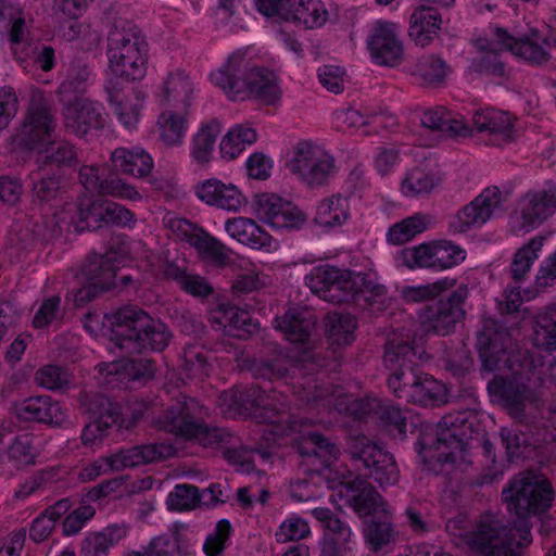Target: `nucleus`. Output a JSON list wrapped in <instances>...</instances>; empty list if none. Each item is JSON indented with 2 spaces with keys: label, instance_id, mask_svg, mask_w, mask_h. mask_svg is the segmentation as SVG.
I'll use <instances>...</instances> for the list:
<instances>
[{
  "label": "nucleus",
  "instance_id": "e433bc0d",
  "mask_svg": "<svg viewBox=\"0 0 556 556\" xmlns=\"http://www.w3.org/2000/svg\"><path fill=\"white\" fill-rule=\"evenodd\" d=\"M193 93V83L184 72L168 75L163 85L161 103L165 109L188 112Z\"/></svg>",
  "mask_w": 556,
  "mask_h": 556
},
{
  "label": "nucleus",
  "instance_id": "aec40b11",
  "mask_svg": "<svg viewBox=\"0 0 556 556\" xmlns=\"http://www.w3.org/2000/svg\"><path fill=\"white\" fill-rule=\"evenodd\" d=\"M338 488H340L339 495L345 496L346 504L362 518L374 514L390 513L383 497L366 479L361 477H356L352 481L343 479V483L338 484Z\"/></svg>",
  "mask_w": 556,
  "mask_h": 556
},
{
  "label": "nucleus",
  "instance_id": "ea45409f",
  "mask_svg": "<svg viewBox=\"0 0 556 556\" xmlns=\"http://www.w3.org/2000/svg\"><path fill=\"white\" fill-rule=\"evenodd\" d=\"M31 203L39 210L52 208L61 200V178L55 175L42 176L40 172L29 175Z\"/></svg>",
  "mask_w": 556,
  "mask_h": 556
},
{
  "label": "nucleus",
  "instance_id": "c756f323",
  "mask_svg": "<svg viewBox=\"0 0 556 556\" xmlns=\"http://www.w3.org/2000/svg\"><path fill=\"white\" fill-rule=\"evenodd\" d=\"M174 223H177L179 229H184L182 225L191 228V232L188 235V242L203 260L210 261L217 266H224L228 263L230 250L219 240L202 228L193 227L192 224L185 219H177Z\"/></svg>",
  "mask_w": 556,
  "mask_h": 556
},
{
  "label": "nucleus",
  "instance_id": "423d86ee",
  "mask_svg": "<svg viewBox=\"0 0 556 556\" xmlns=\"http://www.w3.org/2000/svg\"><path fill=\"white\" fill-rule=\"evenodd\" d=\"M108 58L112 73L124 81L147 74L149 46L142 30L129 21L114 23L108 35Z\"/></svg>",
  "mask_w": 556,
  "mask_h": 556
},
{
  "label": "nucleus",
  "instance_id": "680f3d73",
  "mask_svg": "<svg viewBox=\"0 0 556 556\" xmlns=\"http://www.w3.org/2000/svg\"><path fill=\"white\" fill-rule=\"evenodd\" d=\"M154 363L147 358L126 359L112 365L110 374H121L124 378L132 381H140L152 378L154 375Z\"/></svg>",
  "mask_w": 556,
  "mask_h": 556
},
{
  "label": "nucleus",
  "instance_id": "4be33fe9",
  "mask_svg": "<svg viewBox=\"0 0 556 556\" xmlns=\"http://www.w3.org/2000/svg\"><path fill=\"white\" fill-rule=\"evenodd\" d=\"M472 131L475 129L486 137L488 146L502 148L515 140L514 123L506 112L493 109L477 111L472 116Z\"/></svg>",
  "mask_w": 556,
  "mask_h": 556
},
{
  "label": "nucleus",
  "instance_id": "13d9d810",
  "mask_svg": "<svg viewBox=\"0 0 556 556\" xmlns=\"http://www.w3.org/2000/svg\"><path fill=\"white\" fill-rule=\"evenodd\" d=\"M469 71L479 75L494 77L507 76V70L505 62L502 60V54L493 49L471 59Z\"/></svg>",
  "mask_w": 556,
  "mask_h": 556
},
{
  "label": "nucleus",
  "instance_id": "dca6fc26",
  "mask_svg": "<svg viewBox=\"0 0 556 556\" xmlns=\"http://www.w3.org/2000/svg\"><path fill=\"white\" fill-rule=\"evenodd\" d=\"M495 38L503 49L510 51L514 55L525 60L531 65H542L551 59L553 38L541 36L539 30L532 29L522 37H513L505 29L496 28Z\"/></svg>",
  "mask_w": 556,
  "mask_h": 556
},
{
  "label": "nucleus",
  "instance_id": "4d7b16f0",
  "mask_svg": "<svg viewBox=\"0 0 556 556\" xmlns=\"http://www.w3.org/2000/svg\"><path fill=\"white\" fill-rule=\"evenodd\" d=\"M534 344L546 351L556 350V302L538 316Z\"/></svg>",
  "mask_w": 556,
  "mask_h": 556
},
{
  "label": "nucleus",
  "instance_id": "2eb2a0df",
  "mask_svg": "<svg viewBox=\"0 0 556 556\" xmlns=\"http://www.w3.org/2000/svg\"><path fill=\"white\" fill-rule=\"evenodd\" d=\"M54 129L55 121L50 110L41 103H36L28 109L13 142L23 149H39L50 142Z\"/></svg>",
  "mask_w": 556,
  "mask_h": 556
},
{
  "label": "nucleus",
  "instance_id": "09e8293b",
  "mask_svg": "<svg viewBox=\"0 0 556 556\" xmlns=\"http://www.w3.org/2000/svg\"><path fill=\"white\" fill-rule=\"evenodd\" d=\"M441 182V177L433 170L415 167L407 172L402 181V192L407 197L427 194Z\"/></svg>",
  "mask_w": 556,
  "mask_h": 556
},
{
  "label": "nucleus",
  "instance_id": "5701e85b",
  "mask_svg": "<svg viewBox=\"0 0 556 556\" xmlns=\"http://www.w3.org/2000/svg\"><path fill=\"white\" fill-rule=\"evenodd\" d=\"M62 114L66 130L77 137H85L90 130L104 127L102 106L90 100L64 105Z\"/></svg>",
  "mask_w": 556,
  "mask_h": 556
},
{
  "label": "nucleus",
  "instance_id": "6e6552de",
  "mask_svg": "<svg viewBox=\"0 0 556 556\" xmlns=\"http://www.w3.org/2000/svg\"><path fill=\"white\" fill-rule=\"evenodd\" d=\"M472 424L466 413L447 414L434 426H426L420 432L419 454L429 466L435 463H454L472 437Z\"/></svg>",
  "mask_w": 556,
  "mask_h": 556
},
{
  "label": "nucleus",
  "instance_id": "0eeeda50",
  "mask_svg": "<svg viewBox=\"0 0 556 556\" xmlns=\"http://www.w3.org/2000/svg\"><path fill=\"white\" fill-rule=\"evenodd\" d=\"M207 413L194 397L180 395L159 417L157 425L166 432L185 440L198 441L203 446L228 442L231 434L224 428L204 422Z\"/></svg>",
  "mask_w": 556,
  "mask_h": 556
},
{
  "label": "nucleus",
  "instance_id": "f257e3e1",
  "mask_svg": "<svg viewBox=\"0 0 556 556\" xmlns=\"http://www.w3.org/2000/svg\"><path fill=\"white\" fill-rule=\"evenodd\" d=\"M502 497L509 511L518 518L514 527L485 516L473 531L459 533L470 548L481 556H520L521 549L532 542L529 518L551 508L554 491L546 478L523 472L510 480Z\"/></svg>",
  "mask_w": 556,
  "mask_h": 556
},
{
  "label": "nucleus",
  "instance_id": "72a5a7b5",
  "mask_svg": "<svg viewBox=\"0 0 556 556\" xmlns=\"http://www.w3.org/2000/svg\"><path fill=\"white\" fill-rule=\"evenodd\" d=\"M117 254L111 247L105 254L93 253L89 255L81 268V275L86 281L94 282L108 290L114 288L118 269L116 264Z\"/></svg>",
  "mask_w": 556,
  "mask_h": 556
},
{
  "label": "nucleus",
  "instance_id": "58836bf2",
  "mask_svg": "<svg viewBox=\"0 0 556 556\" xmlns=\"http://www.w3.org/2000/svg\"><path fill=\"white\" fill-rule=\"evenodd\" d=\"M127 534L124 525H110L100 532L89 533L81 543L80 556H109L110 549Z\"/></svg>",
  "mask_w": 556,
  "mask_h": 556
},
{
  "label": "nucleus",
  "instance_id": "e2e57ef3",
  "mask_svg": "<svg viewBox=\"0 0 556 556\" xmlns=\"http://www.w3.org/2000/svg\"><path fill=\"white\" fill-rule=\"evenodd\" d=\"M198 503H202L199 489L187 483L177 484L167 498V505L173 510H189Z\"/></svg>",
  "mask_w": 556,
  "mask_h": 556
},
{
  "label": "nucleus",
  "instance_id": "79ce46f5",
  "mask_svg": "<svg viewBox=\"0 0 556 556\" xmlns=\"http://www.w3.org/2000/svg\"><path fill=\"white\" fill-rule=\"evenodd\" d=\"M422 127L432 131H440L448 136H470L472 130L460 121L453 119L445 108L438 106L426 110L421 117Z\"/></svg>",
  "mask_w": 556,
  "mask_h": 556
},
{
  "label": "nucleus",
  "instance_id": "774afa93",
  "mask_svg": "<svg viewBox=\"0 0 556 556\" xmlns=\"http://www.w3.org/2000/svg\"><path fill=\"white\" fill-rule=\"evenodd\" d=\"M127 556H186L176 539L154 538L143 552H132Z\"/></svg>",
  "mask_w": 556,
  "mask_h": 556
},
{
  "label": "nucleus",
  "instance_id": "b1692460",
  "mask_svg": "<svg viewBox=\"0 0 556 556\" xmlns=\"http://www.w3.org/2000/svg\"><path fill=\"white\" fill-rule=\"evenodd\" d=\"M340 456V448L326 437L315 433V476L318 480L315 485L325 484L330 491L338 488L345 479L344 472L336 469Z\"/></svg>",
  "mask_w": 556,
  "mask_h": 556
},
{
  "label": "nucleus",
  "instance_id": "7c9ffc66",
  "mask_svg": "<svg viewBox=\"0 0 556 556\" xmlns=\"http://www.w3.org/2000/svg\"><path fill=\"white\" fill-rule=\"evenodd\" d=\"M238 403L245 409L262 408L265 410V420L278 412H286L287 397L282 391L251 386L238 395Z\"/></svg>",
  "mask_w": 556,
  "mask_h": 556
},
{
  "label": "nucleus",
  "instance_id": "4468645a",
  "mask_svg": "<svg viewBox=\"0 0 556 556\" xmlns=\"http://www.w3.org/2000/svg\"><path fill=\"white\" fill-rule=\"evenodd\" d=\"M315 278L318 279L317 286L315 285V295L332 304L353 300L355 288L358 282H362V278L356 276L355 271L329 266H319Z\"/></svg>",
  "mask_w": 556,
  "mask_h": 556
},
{
  "label": "nucleus",
  "instance_id": "6e6d98bb",
  "mask_svg": "<svg viewBox=\"0 0 556 556\" xmlns=\"http://www.w3.org/2000/svg\"><path fill=\"white\" fill-rule=\"evenodd\" d=\"M288 364L282 354L260 357L252 362L250 371L254 378H261L269 382L281 381L289 374Z\"/></svg>",
  "mask_w": 556,
  "mask_h": 556
},
{
  "label": "nucleus",
  "instance_id": "de8ad7c7",
  "mask_svg": "<svg viewBox=\"0 0 556 556\" xmlns=\"http://www.w3.org/2000/svg\"><path fill=\"white\" fill-rule=\"evenodd\" d=\"M287 167L307 187L313 185V143L309 140L300 141L293 147Z\"/></svg>",
  "mask_w": 556,
  "mask_h": 556
},
{
  "label": "nucleus",
  "instance_id": "5fc2aeb1",
  "mask_svg": "<svg viewBox=\"0 0 556 556\" xmlns=\"http://www.w3.org/2000/svg\"><path fill=\"white\" fill-rule=\"evenodd\" d=\"M348 201L340 194L325 199L317 208L315 224L323 227L340 226L348 219Z\"/></svg>",
  "mask_w": 556,
  "mask_h": 556
},
{
  "label": "nucleus",
  "instance_id": "ddd939ff",
  "mask_svg": "<svg viewBox=\"0 0 556 556\" xmlns=\"http://www.w3.org/2000/svg\"><path fill=\"white\" fill-rule=\"evenodd\" d=\"M254 212L275 229H299L305 222V215L298 206L275 193L257 194Z\"/></svg>",
  "mask_w": 556,
  "mask_h": 556
},
{
  "label": "nucleus",
  "instance_id": "1a4fd4ad",
  "mask_svg": "<svg viewBox=\"0 0 556 556\" xmlns=\"http://www.w3.org/2000/svg\"><path fill=\"white\" fill-rule=\"evenodd\" d=\"M346 452L357 470L372 478L380 486L393 485L399 481L400 471L394 457L364 434L352 435Z\"/></svg>",
  "mask_w": 556,
  "mask_h": 556
},
{
  "label": "nucleus",
  "instance_id": "c85d7f7f",
  "mask_svg": "<svg viewBox=\"0 0 556 556\" xmlns=\"http://www.w3.org/2000/svg\"><path fill=\"white\" fill-rule=\"evenodd\" d=\"M197 197L211 206L237 212L245 203V198L232 184L211 178L195 187Z\"/></svg>",
  "mask_w": 556,
  "mask_h": 556
},
{
  "label": "nucleus",
  "instance_id": "bf43d9fd",
  "mask_svg": "<svg viewBox=\"0 0 556 556\" xmlns=\"http://www.w3.org/2000/svg\"><path fill=\"white\" fill-rule=\"evenodd\" d=\"M108 100L117 119L128 129L138 123L139 112L136 105L126 103L124 97L113 85L105 86Z\"/></svg>",
  "mask_w": 556,
  "mask_h": 556
},
{
  "label": "nucleus",
  "instance_id": "c9c22d12",
  "mask_svg": "<svg viewBox=\"0 0 556 556\" xmlns=\"http://www.w3.org/2000/svg\"><path fill=\"white\" fill-rule=\"evenodd\" d=\"M111 163L116 172L139 178L147 177L154 166L151 155L140 148L115 149L111 154Z\"/></svg>",
  "mask_w": 556,
  "mask_h": 556
},
{
  "label": "nucleus",
  "instance_id": "c03bdc74",
  "mask_svg": "<svg viewBox=\"0 0 556 556\" xmlns=\"http://www.w3.org/2000/svg\"><path fill=\"white\" fill-rule=\"evenodd\" d=\"M451 73L446 62L434 54L419 58L410 71V74L424 86H439L444 83Z\"/></svg>",
  "mask_w": 556,
  "mask_h": 556
},
{
  "label": "nucleus",
  "instance_id": "39448f33",
  "mask_svg": "<svg viewBox=\"0 0 556 556\" xmlns=\"http://www.w3.org/2000/svg\"><path fill=\"white\" fill-rule=\"evenodd\" d=\"M274 327L281 331L286 339L299 346L294 348V365L292 389L294 395L309 404L313 397V349L309 339L313 332V311L307 306H294L277 316Z\"/></svg>",
  "mask_w": 556,
  "mask_h": 556
},
{
  "label": "nucleus",
  "instance_id": "f03ea898",
  "mask_svg": "<svg viewBox=\"0 0 556 556\" xmlns=\"http://www.w3.org/2000/svg\"><path fill=\"white\" fill-rule=\"evenodd\" d=\"M510 336L506 326L493 318H485L477 332V349L481 361V374L490 375L507 370L508 375H494L488 382V391L515 419H521L528 404L539 400L531 386L535 365L527 352L508 351Z\"/></svg>",
  "mask_w": 556,
  "mask_h": 556
},
{
  "label": "nucleus",
  "instance_id": "37998d69",
  "mask_svg": "<svg viewBox=\"0 0 556 556\" xmlns=\"http://www.w3.org/2000/svg\"><path fill=\"white\" fill-rule=\"evenodd\" d=\"M222 130L216 119L202 124L192 137L190 155L199 165L207 164L211 161L217 137Z\"/></svg>",
  "mask_w": 556,
  "mask_h": 556
},
{
  "label": "nucleus",
  "instance_id": "3c124183",
  "mask_svg": "<svg viewBox=\"0 0 556 556\" xmlns=\"http://www.w3.org/2000/svg\"><path fill=\"white\" fill-rule=\"evenodd\" d=\"M78 222L76 229L97 230L104 226L103 199L84 195L77 203Z\"/></svg>",
  "mask_w": 556,
  "mask_h": 556
},
{
  "label": "nucleus",
  "instance_id": "a19ab883",
  "mask_svg": "<svg viewBox=\"0 0 556 556\" xmlns=\"http://www.w3.org/2000/svg\"><path fill=\"white\" fill-rule=\"evenodd\" d=\"M325 329L331 344L344 346L355 340L356 318L350 313L329 312L325 317Z\"/></svg>",
  "mask_w": 556,
  "mask_h": 556
},
{
  "label": "nucleus",
  "instance_id": "bb28decb",
  "mask_svg": "<svg viewBox=\"0 0 556 556\" xmlns=\"http://www.w3.org/2000/svg\"><path fill=\"white\" fill-rule=\"evenodd\" d=\"M13 413L20 420L61 426L65 420V412L59 402L49 395H37L14 403Z\"/></svg>",
  "mask_w": 556,
  "mask_h": 556
},
{
  "label": "nucleus",
  "instance_id": "9d476101",
  "mask_svg": "<svg viewBox=\"0 0 556 556\" xmlns=\"http://www.w3.org/2000/svg\"><path fill=\"white\" fill-rule=\"evenodd\" d=\"M388 387L396 397L408 403L439 406L446 402L445 386L432 376L421 372L418 368L389 377Z\"/></svg>",
  "mask_w": 556,
  "mask_h": 556
},
{
  "label": "nucleus",
  "instance_id": "49530a36",
  "mask_svg": "<svg viewBox=\"0 0 556 556\" xmlns=\"http://www.w3.org/2000/svg\"><path fill=\"white\" fill-rule=\"evenodd\" d=\"M188 112L165 109L159 117L161 138L167 146H179L182 143L188 121Z\"/></svg>",
  "mask_w": 556,
  "mask_h": 556
},
{
  "label": "nucleus",
  "instance_id": "338daca9",
  "mask_svg": "<svg viewBox=\"0 0 556 556\" xmlns=\"http://www.w3.org/2000/svg\"><path fill=\"white\" fill-rule=\"evenodd\" d=\"M35 380L48 390H61L70 384V375L60 366L46 365L37 370Z\"/></svg>",
  "mask_w": 556,
  "mask_h": 556
},
{
  "label": "nucleus",
  "instance_id": "864d4df0",
  "mask_svg": "<svg viewBox=\"0 0 556 556\" xmlns=\"http://www.w3.org/2000/svg\"><path fill=\"white\" fill-rule=\"evenodd\" d=\"M43 152H39L36 163L39 167L54 164L58 166H74L78 163L77 151L67 141L48 142Z\"/></svg>",
  "mask_w": 556,
  "mask_h": 556
},
{
  "label": "nucleus",
  "instance_id": "4c0bfd02",
  "mask_svg": "<svg viewBox=\"0 0 556 556\" xmlns=\"http://www.w3.org/2000/svg\"><path fill=\"white\" fill-rule=\"evenodd\" d=\"M225 229L231 238L251 248L260 249L271 247V236L251 218H230L226 222Z\"/></svg>",
  "mask_w": 556,
  "mask_h": 556
},
{
  "label": "nucleus",
  "instance_id": "8fccbe9b",
  "mask_svg": "<svg viewBox=\"0 0 556 556\" xmlns=\"http://www.w3.org/2000/svg\"><path fill=\"white\" fill-rule=\"evenodd\" d=\"M430 223L431 217L420 213L404 218L389 228L387 233L388 241L396 245L404 244L416 235L426 230Z\"/></svg>",
  "mask_w": 556,
  "mask_h": 556
},
{
  "label": "nucleus",
  "instance_id": "a878e982",
  "mask_svg": "<svg viewBox=\"0 0 556 556\" xmlns=\"http://www.w3.org/2000/svg\"><path fill=\"white\" fill-rule=\"evenodd\" d=\"M556 212V186L528 192L520 202L521 228L529 230L540 226Z\"/></svg>",
  "mask_w": 556,
  "mask_h": 556
},
{
  "label": "nucleus",
  "instance_id": "cd10ccee",
  "mask_svg": "<svg viewBox=\"0 0 556 556\" xmlns=\"http://www.w3.org/2000/svg\"><path fill=\"white\" fill-rule=\"evenodd\" d=\"M175 453L174 447L167 443H149L121 448L111 455L113 470L134 468L150 463L160 462L170 457Z\"/></svg>",
  "mask_w": 556,
  "mask_h": 556
},
{
  "label": "nucleus",
  "instance_id": "f704fd0d",
  "mask_svg": "<svg viewBox=\"0 0 556 556\" xmlns=\"http://www.w3.org/2000/svg\"><path fill=\"white\" fill-rule=\"evenodd\" d=\"M308 2L309 0H255V5L267 17L303 24L307 29L311 28L308 20L312 16L306 7Z\"/></svg>",
  "mask_w": 556,
  "mask_h": 556
},
{
  "label": "nucleus",
  "instance_id": "0e129e2a",
  "mask_svg": "<svg viewBox=\"0 0 556 556\" xmlns=\"http://www.w3.org/2000/svg\"><path fill=\"white\" fill-rule=\"evenodd\" d=\"M232 527L229 520H219L212 533H210L203 544V552L206 556H223L226 545L231 536Z\"/></svg>",
  "mask_w": 556,
  "mask_h": 556
},
{
  "label": "nucleus",
  "instance_id": "a18cd8bd",
  "mask_svg": "<svg viewBox=\"0 0 556 556\" xmlns=\"http://www.w3.org/2000/svg\"><path fill=\"white\" fill-rule=\"evenodd\" d=\"M544 240L543 236H538L515 253L509 269L513 283L522 285L526 281L532 264L539 257Z\"/></svg>",
  "mask_w": 556,
  "mask_h": 556
},
{
  "label": "nucleus",
  "instance_id": "473e14b6",
  "mask_svg": "<svg viewBox=\"0 0 556 556\" xmlns=\"http://www.w3.org/2000/svg\"><path fill=\"white\" fill-rule=\"evenodd\" d=\"M35 458L31 434L16 435L8 450L0 454V475L11 477L25 466L35 464Z\"/></svg>",
  "mask_w": 556,
  "mask_h": 556
},
{
  "label": "nucleus",
  "instance_id": "6ab92c4d",
  "mask_svg": "<svg viewBox=\"0 0 556 556\" xmlns=\"http://www.w3.org/2000/svg\"><path fill=\"white\" fill-rule=\"evenodd\" d=\"M278 412L266 419L273 426V433L290 439V446L301 457L311 458L313 455V419L309 416L290 414L286 420Z\"/></svg>",
  "mask_w": 556,
  "mask_h": 556
},
{
  "label": "nucleus",
  "instance_id": "052dcab7",
  "mask_svg": "<svg viewBox=\"0 0 556 556\" xmlns=\"http://www.w3.org/2000/svg\"><path fill=\"white\" fill-rule=\"evenodd\" d=\"M466 252L459 245L442 240L433 242V269L442 270L451 268L463 262Z\"/></svg>",
  "mask_w": 556,
  "mask_h": 556
},
{
  "label": "nucleus",
  "instance_id": "9b49d317",
  "mask_svg": "<svg viewBox=\"0 0 556 556\" xmlns=\"http://www.w3.org/2000/svg\"><path fill=\"white\" fill-rule=\"evenodd\" d=\"M468 296V289L458 287L448 296L431 301L419 313L420 324L426 332L447 336L454 331L455 326L464 316V302Z\"/></svg>",
  "mask_w": 556,
  "mask_h": 556
},
{
  "label": "nucleus",
  "instance_id": "69168bd1",
  "mask_svg": "<svg viewBox=\"0 0 556 556\" xmlns=\"http://www.w3.org/2000/svg\"><path fill=\"white\" fill-rule=\"evenodd\" d=\"M447 288V281H437L433 283L422 286H407L400 290L402 300L406 304L421 303L425 301H431L439 295L443 290Z\"/></svg>",
  "mask_w": 556,
  "mask_h": 556
},
{
  "label": "nucleus",
  "instance_id": "393cba45",
  "mask_svg": "<svg viewBox=\"0 0 556 556\" xmlns=\"http://www.w3.org/2000/svg\"><path fill=\"white\" fill-rule=\"evenodd\" d=\"M413 343L414 339L409 334L394 333L388 339L384 346L383 364L391 371L390 377L418 368L421 352Z\"/></svg>",
  "mask_w": 556,
  "mask_h": 556
},
{
  "label": "nucleus",
  "instance_id": "a211bd4d",
  "mask_svg": "<svg viewBox=\"0 0 556 556\" xmlns=\"http://www.w3.org/2000/svg\"><path fill=\"white\" fill-rule=\"evenodd\" d=\"M90 421L84 427L81 441L92 446L108 435V430L121 420L118 406L108 396L97 393L87 401Z\"/></svg>",
  "mask_w": 556,
  "mask_h": 556
},
{
  "label": "nucleus",
  "instance_id": "20e7f679",
  "mask_svg": "<svg viewBox=\"0 0 556 556\" xmlns=\"http://www.w3.org/2000/svg\"><path fill=\"white\" fill-rule=\"evenodd\" d=\"M211 80L235 101L254 98L264 104H275L281 97L276 74L265 67H250L241 53L231 54L218 71L211 74Z\"/></svg>",
  "mask_w": 556,
  "mask_h": 556
},
{
  "label": "nucleus",
  "instance_id": "412c9836",
  "mask_svg": "<svg viewBox=\"0 0 556 556\" xmlns=\"http://www.w3.org/2000/svg\"><path fill=\"white\" fill-rule=\"evenodd\" d=\"M106 167L84 165L79 168V182L87 191H97L101 195H111L119 199L138 201L141 194L129 184L124 182L114 175L106 176Z\"/></svg>",
  "mask_w": 556,
  "mask_h": 556
},
{
  "label": "nucleus",
  "instance_id": "2f4dec72",
  "mask_svg": "<svg viewBox=\"0 0 556 556\" xmlns=\"http://www.w3.org/2000/svg\"><path fill=\"white\" fill-rule=\"evenodd\" d=\"M442 22V15L437 8L420 5L409 17L408 35L416 45L426 47L438 35Z\"/></svg>",
  "mask_w": 556,
  "mask_h": 556
},
{
  "label": "nucleus",
  "instance_id": "f3484780",
  "mask_svg": "<svg viewBox=\"0 0 556 556\" xmlns=\"http://www.w3.org/2000/svg\"><path fill=\"white\" fill-rule=\"evenodd\" d=\"M367 48L378 65L396 66L403 59V43L394 23L377 21L367 37Z\"/></svg>",
  "mask_w": 556,
  "mask_h": 556
},
{
  "label": "nucleus",
  "instance_id": "7ed1b4c3",
  "mask_svg": "<svg viewBox=\"0 0 556 556\" xmlns=\"http://www.w3.org/2000/svg\"><path fill=\"white\" fill-rule=\"evenodd\" d=\"M110 340L126 355L164 351L172 339L166 324L137 305H125L112 315Z\"/></svg>",
  "mask_w": 556,
  "mask_h": 556
},
{
  "label": "nucleus",
  "instance_id": "f8f14e48",
  "mask_svg": "<svg viewBox=\"0 0 556 556\" xmlns=\"http://www.w3.org/2000/svg\"><path fill=\"white\" fill-rule=\"evenodd\" d=\"M502 201V192L497 187L485 188L457 212L450 223V229L457 233H464L472 228L481 227L501 211Z\"/></svg>",
  "mask_w": 556,
  "mask_h": 556
},
{
  "label": "nucleus",
  "instance_id": "603ef678",
  "mask_svg": "<svg viewBox=\"0 0 556 556\" xmlns=\"http://www.w3.org/2000/svg\"><path fill=\"white\" fill-rule=\"evenodd\" d=\"M388 515L382 514L366 521L364 535L372 551H379L395 540L396 533Z\"/></svg>",
  "mask_w": 556,
  "mask_h": 556
}]
</instances>
